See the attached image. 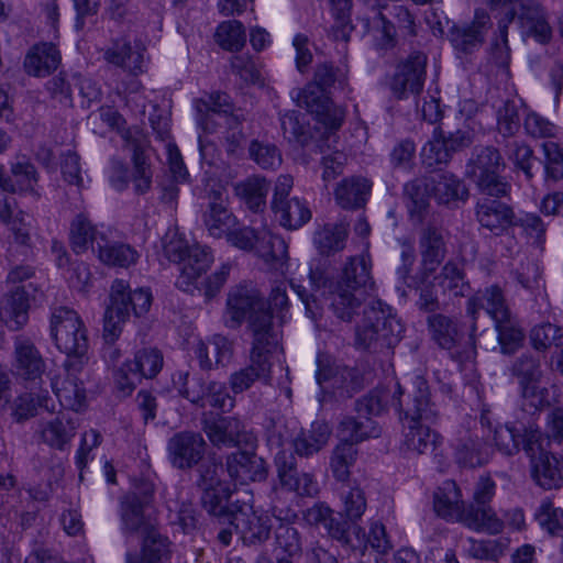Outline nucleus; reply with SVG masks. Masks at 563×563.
<instances>
[{"label":"nucleus","mask_w":563,"mask_h":563,"mask_svg":"<svg viewBox=\"0 0 563 563\" xmlns=\"http://www.w3.org/2000/svg\"><path fill=\"white\" fill-rule=\"evenodd\" d=\"M399 405L404 446L416 454L434 452L441 443V437L421 421L433 422L439 410L431 400L428 383L422 376H415L411 385L408 386V394L399 400Z\"/></svg>","instance_id":"nucleus-1"},{"label":"nucleus","mask_w":563,"mask_h":563,"mask_svg":"<svg viewBox=\"0 0 563 563\" xmlns=\"http://www.w3.org/2000/svg\"><path fill=\"white\" fill-rule=\"evenodd\" d=\"M371 269V260L365 255L347 258L342 275L331 291V308L339 319L351 321L364 295L374 289Z\"/></svg>","instance_id":"nucleus-2"},{"label":"nucleus","mask_w":563,"mask_h":563,"mask_svg":"<svg viewBox=\"0 0 563 563\" xmlns=\"http://www.w3.org/2000/svg\"><path fill=\"white\" fill-rule=\"evenodd\" d=\"M404 327L390 307L373 300L365 309L362 323L356 329V344L374 352L390 349L401 336Z\"/></svg>","instance_id":"nucleus-3"},{"label":"nucleus","mask_w":563,"mask_h":563,"mask_svg":"<svg viewBox=\"0 0 563 563\" xmlns=\"http://www.w3.org/2000/svg\"><path fill=\"white\" fill-rule=\"evenodd\" d=\"M152 303V295L147 289L129 290L128 284L122 279L113 282L110 291V302L103 318V336L107 342H114L122 325L129 319L130 312L140 317L146 313Z\"/></svg>","instance_id":"nucleus-4"},{"label":"nucleus","mask_w":563,"mask_h":563,"mask_svg":"<svg viewBox=\"0 0 563 563\" xmlns=\"http://www.w3.org/2000/svg\"><path fill=\"white\" fill-rule=\"evenodd\" d=\"M228 312L231 320L240 324L245 318L249 320V328L255 340L256 324L258 332L264 336V341L278 340V333L274 331L271 323V314L266 310V303L260 291L251 284L239 285L233 288L227 300Z\"/></svg>","instance_id":"nucleus-5"},{"label":"nucleus","mask_w":563,"mask_h":563,"mask_svg":"<svg viewBox=\"0 0 563 563\" xmlns=\"http://www.w3.org/2000/svg\"><path fill=\"white\" fill-rule=\"evenodd\" d=\"M51 338L67 360L87 363V329L78 313L67 307L53 310L49 322Z\"/></svg>","instance_id":"nucleus-6"},{"label":"nucleus","mask_w":563,"mask_h":563,"mask_svg":"<svg viewBox=\"0 0 563 563\" xmlns=\"http://www.w3.org/2000/svg\"><path fill=\"white\" fill-rule=\"evenodd\" d=\"M173 386L178 394L199 409L207 406L228 412L234 407V399L227 391L224 384L210 380L189 372L179 371L173 375Z\"/></svg>","instance_id":"nucleus-7"},{"label":"nucleus","mask_w":563,"mask_h":563,"mask_svg":"<svg viewBox=\"0 0 563 563\" xmlns=\"http://www.w3.org/2000/svg\"><path fill=\"white\" fill-rule=\"evenodd\" d=\"M255 328V340L252 343L250 364L232 373L229 377L230 389L234 394H241L250 389L255 382L269 384L272 378V363L269 354L277 351L279 341H264V336Z\"/></svg>","instance_id":"nucleus-8"},{"label":"nucleus","mask_w":563,"mask_h":563,"mask_svg":"<svg viewBox=\"0 0 563 563\" xmlns=\"http://www.w3.org/2000/svg\"><path fill=\"white\" fill-rule=\"evenodd\" d=\"M241 496L230 504V519L244 543L261 544L268 540L272 530L267 515L254 510L252 490L243 489Z\"/></svg>","instance_id":"nucleus-9"},{"label":"nucleus","mask_w":563,"mask_h":563,"mask_svg":"<svg viewBox=\"0 0 563 563\" xmlns=\"http://www.w3.org/2000/svg\"><path fill=\"white\" fill-rule=\"evenodd\" d=\"M154 487L151 483H143L140 492L124 496L120 504V518L124 534L144 536L155 529V523L147 512Z\"/></svg>","instance_id":"nucleus-10"},{"label":"nucleus","mask_w":563,"mask_h":563,"mask_svg":"<svg viewBox=\"0 0 563 563\" xmlns=\"http://www.w3.org/2000/svg\"><path fill=\"white\" fill-rule=\"evenodd\" d=\"M232 107L228 102V96L218 93L210 97V104L206 115L205 129L211 131L209 123L224 125V147L231 157H241L244 151L245 136L242 132L241 120L232 114Z\"/></svg>","instance_id":"nucleus-11"},{"label":"nucleus","mask_w":563,"mask_h":563,"mask_svg":"<svg viewBox=\"0 0 563 563\" xmlns=\"http://www.w3.org/2000/svg\"><path fill=\"white\" fill-rule=\"evenodd\" d=\"M545 440L541 430L533 424L520 429L511 423L497 424L492 437L496 450L506 456H512L521 449L528 456H533Z\"/></svg>","instance_id":"nucleus-12"},{"label":"nucleus","mask_w":563,"mask_h":563,"mask_svg":"<svg viewBox=\"0 0 563 563\" xmlns=\"http://www.w3.org/2000/svg\"><path fill=\"white\" fill-rule=\"evenodd\" d=\"M518 9H511L500 20L507 26L517 19L523 37H532L545 45L552 40L553 31L549 23L548 12L538 0H520Z\"/></svg>","instance_id":"nucleus-13"},{"label":"nucleus","mask_w":563,"mask_h":563,"mask_svg":"<svg viewBox=\"0 0 563 563\" xmlns=\"http://www.w3.org/2000/svg\"><path fill=\"white\" fill-rule=\"evenodd\" d=\"M428 330L432 341L441 349L452 351L462 349V353L470 354L475 349V332L464 333V325L456 318L443 313L430 314L427 319Z\"/></svg>","instance_id":"nucleus-14"},{"label":"nucleus","mask_w":563,"mask_h":563,"mask_svg":"<svg viewBox=\"0 0 563 563\" xmlns=\"http://www.w3.org/2000/svg\"><path fill=\"white\" fill-rule=\"evenodd\" d=\"M317 383L323 393H331L340 398H349L363 386L358 371L342 364H324L318 357Z\"/></svg>","instance_id":"nucleus-15"},{"label":"nucleus","mask_w":563,"mask_h":563,"mask_svg":"<svg viewBox=\"0 0 563 563\" xmlns=\"http://www.w3.org/2000/svg\"><path fill=\"white\" fill-rule=\"evenodd\" d=\"M82 361L66 360L64 375L52 380V388L65 409L81 410L86 405V388L84 386Z\"/></svg>","instance_id":"nucleus-16"},{"label":"nucleus","mask_w":563,"mask_h":563,"mask_svg":"<svg viewBox=\"0 0 563 563\" xmlns=\"http://www.w3.org/2000/svg\"><path fill=\"white\" fill-rule=\"evenodd\" d=\"M12 374L27 382H37L46 371V362L32 339L16 335L13 340Z\"/></svg>","instance_id":"nucleus-17"},{"label":"nucleus","mask_w":563,"mask_h":563,"mask_svg":"<svg viewBox=\"0 0 563 563\" xmlns=\"http://www.w3.org/2000/svg\"><path fill=\"white\" fill-rule=\"evenodd\" d=\"M427 56L421 52H412L397 67L390 82L393 93L398 98H406L409 93L421 92L426 80Z\"/></svg>","instance_id":"nucleus-18"},{"label":"nucleus","mask_w":563,"mask_h":563,"mask_svg":"<svg viewBox=\"0 0 563 563\" xmlns=\"http://www.w3.org/2000/svg\"><path fill=\"white\" fill-rule=\"evenodd\" d=\"M206 451L202 435L192 431L175 433L167 442V452L172 465L178 470H190L198 465Z\"/></svg>","instance_id":"nucleus-19"},{"label":"nucleus","mask_w":563,"mask_h":563,"mask_svg":"<svg viewBox=\"0 0 563 563\" xmlns=\"http://www.w3.org/2000/svg\"><path fill=\"white\" fill-rule=\"evenodd\" d=\"M225 468L231 481L240 485L264 482L268 476L266 461L251 450H238L227 455Z\"/></svg>","instance_id":"nucleus-20"},{"label":"nucleus","mask_w":563,"mask_h":563,"mask_svg":"<svg viewBox=\"0 0 563 563\" xmlns=\"http://www.w3.org/2000/svg\"><path fill=\"white\" fill-rule=\"evenodd\" d=\"M481 309L486 311L494 323H500L512 316L503 290L496 285L478 290L467 300L466 313L472 319V332L477 330V319Z\"/></svg>","instance_id":"nucleus-21"},{"label":"nucleus","mask_w":563,"mask_h":563,"mask_svg":"<svg viewBox=\"0 0 563 563\" xmlns=\"http://www.w3.org/2000/svg\"><path fill=\"white\" fill-rule=\"evenodd\" d=\"M292 99L298 107L316 114L329 129L338 130L342 125V113L336 111L331 113V100L327 90L320 86L309 84L302 90H298Z\"/></svg>","instance_id":"nucleus-22"},{"label":"nucleus","mask_w":563,"mask_h":563,"mask_svg":"<svg viewBox=\"0 0 563 563\" xmlns=\"http://www.w3.org/2000/svg\"><path fill=\"white\" fill-rule=\"evenodd\" d=\"M145 45L135 40L134 43L126 36L112 40L110 46L102 49L107 63L124 68L132 74L143 71Z\"/></svg>","instance_id":"nucleus-23"},{"label":"nucleus","mask_w":563,"mask_h":563,"mask_svg":"<svg viewBox=\"0 0 563 563\" xmlns=\"http://www.w3.org/2000/svg\"><path fill=\"white\" fill-rule=\"evenodd\" d=\"M490 26V18L485 11H476L471 23L452 25L448 36L456 51L472 53L484 43L485 33Z\"/></svg>","instance_id":"nucleus-24"},{"label":"nucleus","mask_w":563,"mask_h":563,"mask_svg":"<svg viewBox=\"0 0 563 563\" xmlns=\"http://www.w3.org/2000/svg\"><path fill=\"white\" fill-rule=\"evenodd\" d=\"M475 216L478 223L495 235H501L508 228L514 227L515 222L512 208L492 198H482L477 201Z\"/></svg>","instance_id":"nucleus-25"},{"label":"nucleus","mask_w":563,"mask_h":563,"mask_svg":"<svg viewBox=\"0 0 563 563\" xmlns=\"http://www.w3.org/2000/svg\"><path fill=\"white\" fill-rule=\"evenodd\" d=\"M228 194L219 187L209 192L208 208L203 213L205 225L214 238H221L235 224L234 216L228 210Z\"/></svg>","instance_id":"nucleus-26"},{"label":"nucleus","mask_w":563,"mask_h":563,"mask_svg":"<svg viewBox=\"0 0 563 563\" xmlns=\"http://www.w3.org/2000/svg\"><path fill=\"white\" fill-rule=\"evenodd\" d=\"M531 459V475L543 489H559L563 486V462L544 451L543 446Z\"/></svg>","instance_id":"nucleus-27"},{"label":"nucleus","mask_w":563,"mask_h":563,"mask_svg":"<svg viewBox=\"0 0 563 563\" xmlns=\"http://www.w3.org/2000/svg\"><path fill=\"white\" fill-rule=\"evenodd\" d=\"M419 247L423 273L430 275L442 263L446 254L444 231L431 224L427 225L420 233Z\"/></svg>","instance_id":"nucleus-28"},{"label":"nucleus","mask_w":563,"mask_h":563,"mask_svg":"<svg viewBox=\"0 0 563 563\" xmlns=\"http://www.w3.org/2000/svg\"><path fill=\"white\" fill-rule=\"evenodd\" d=\"M212 262L213 256L208 246L191 245L186 258L181 262L183 267L176 286L184 291H191V286L210 267Z\"/></svg>","instance_id":"nucleus-29"},{"label":"nucleus","mask_w":563,"mask_h":563,"mask_svg":"<svg viewBox=\"0 0 563 563\" xmlns=\"http://www.w3.org/2000/svg\"><path fill=\"white\" fill-rule=\"evenodd\" d=\"M408 394V387L402 388L399 384L395 389L388 387H376L356 402V410L360 415H379L388 406H393L400 413L399 400Z\"/></svg>","instance_id":"nucleus-30"},{"label":"nucleus","mask_w":563,"mask_h":563,"mask_svg":"<svg viewBox=\"0 0 563 563\" xmlns=\"http://www.w3.org/2000/svg\"><path fill=\"white\" fill-rule=\"evenodd\" d=\"M77 427L71 417L59 415L49 421L41 422L38 434L48 446L64 451L76 435Z\"/></svg>","instance_id":"nucleus-31"},{"label":"nucleus","mask_w":563,"mask_h":563,"mask_svg":"<svg viewBox=\"0 0 563 563\" xmlns=\"http://www.w3.org/2000/svg\"><path fill=\"white\" fill-rule=\"evenodd\" d=\"M433 508L437 515L448 521L460 522L465 508L461 489L454 481H445L433 495Z\"/></svg>","instance_id":"nucleus-32"},{"label":"nucleus","mask_w":563,"mask_h":563,"mask_svg":"<svg viewBox=\"0 0 563 563\" xmlns=\"http://www.w3.org/2000/svg\"><path fill=\"white\" fill-rule=\"evenodd\" d=\"M461 523L467 528L498 534L504 529V521L497 516L490 505L467 504L461 514Z\"/></svg>","instance_id":"nucleus-33"},{"label":"nucleus","mask_w":563,"mask_h":563,"mask_svg":"<svg viewBox=\"0 0 563 563\" xmlns=\"http://www.w3.org/2000/svg\"><path fill=\"white\" fill-rule=\"evenodd\" d=\"M372 189V183L361 176L342 179L334 189L336 203L343 209L362 208Z\"/></svg>","instance_id":"nucleus-34"},{"label":"nucleus","mask_w":563,"mask_h":563,"mask_svg":"<svg viewBox=\"0 0 563 563\" xmlns=\"http://www.w3.org/2000/svg\"><path fill=\"white\" fill-rule=\"evenodd\" d=\"M60 54L52 43L36 44L30 48L24 58V68L29 75L45 77L57 69Z\"/></svg>","instance_id":"nucleus-35"},{"label":"nucleus","mask_w":563,"mask_h":563,"mask_svg":"<svg viewBox=\"0 0 563 563\" xmlns=\"http://www.w3.org/2000/svg\"><path fill=\"white\" fill-rule=\"evenodd\" d=\"M431 195L438 203L452 206L468 198V190L453 174L441 173L429 177Z\"/></svg>","instance_id":"nucleus-36"},{"label":"nucleus","mask_w":563,"mask_h":563,"mask_svg":"<svg viewBox=\"0 0 563 563\" xmlns=\"http://www.w3.org/2000/svg\"><path fill=\"white\" fill-rule=\"evenodd\" d=\"M256 254L276 271L284 273L288 262V245L285 240L267 228L260 230Z\"/></svg>","instance_id":"nucleus-37"},{"label":"nucleus","mask_w":563,"mask_h":563,"mask_svg":"<svg viewBox=\"0 0 563 563\" xmlns=\"http://www.w3.org/2000/svg\"><path fill=\"white\" fill-rule=\"evenodd\" d=\"M29 307V294L25 286L16 287L5 297L0 313L10 330L18 331L26 324Z\"/></svg>","instance_id":"nucleus-38"},{"label":"nucleus","mask_w":563,"mask_h":563,"mask_svg":"<svg viewBox=\"0 0 563 563\" xmlns=\"http://www.w3.org/2000/svg\"><path fill=\"white\" fill-rule=\"evenodd\" d=\"M195 355L199 361L200 368L210 371L214 365H224L231 360L232 344L227 338L216 335L208 343L198 342Z\"/></svg>","instance_id":"nucleus-39"},{"label":"nucleus","mask_w":563,"mask_h":563,"mask_svg":"<svg viewBox=\"0 0 563 563\" xmlns=\"http://www.w3.org/2000/svg\"><path fill=\"white\" fill-rule=\"evenodd\" d=\"M99 260L109 266L129 267L139 260V252L130 244L108 241L103 235L97 241Z\"/></svg>","instance_id":"nucleus-40"},{"label":"nucleus","mask_w":563,"mask_h":563,"mask_svg":"<svg viewBox=\"0 0 563 563\" xmlns=\"http://www.w3.org/2000/svg\"><path fill=\"white\" fill-rule=\"evenodd\" d=\"M349 236L345 223H327L313 233V244L321 255L330 256L341 252Z\"/></svg>","instance_id":"nucleus-41"},{"label":"nucleus","mask_w":563,"mask_h":563,"mask_svg":"<svg viewBox=\"0 0 563 563\" xmlns=\"http://www.w3.org/2000/svg\"><path fill=\"white\" fill-rule=\"evenodd\" d=\"M143 537L141 555L126 553L125 563H161L169 553L167 538L163 537L156 528Z\"/></svg>","instance_id":"nucleus-42"},{"label":"nucleus","mask_w":563,"mask_h":563,"mask_svg":"<svg viewBox=\"0 0 563 563\" xmlns=\"http://www.w3.org/2000/svg\"><path fill=\"white\" fill-rule=\"evenodd\" d=\"M330 435L331 428L325 421H314L309 430L302 431L295 439V451L301 456H310L327 445Z\"/></svg>","instance_id":"nucleus-43"},{"label":"nucleus","mask_w":563,"mask_h":563,"mask_svg":"<svg viewBox=\"0 0 563 563\" xmlns=\"http://www.w3.org/2000/svg\"><path fill=\"white\" fill-rule=\"evenodd\" d=\"M455 460L465 467H477L487 463L489 454L478 437L466 433L454 444Z\"/></svg>","instance_id":"nucleus-44"},{"label":"nucleus","mask_w":563,"mask_h":563,"mask_svg":"<svg viewBox=\"0 0 563 563\" xmlns=\"http://www.w3.org/2000/svg\"><path fill=\"white\" fill-rule=\"evenodd\" d=\"M16 201L14 198H0V221L12 232L14 242L27 246L31 241L29 225L24 222V213L19 211L14 214Z\"/></svg>","instance_id":"nucleus-45"},{"label":"nucleus","mask_w":563,"mask_h":563,"mask_svg":"<svg viewBox=\"0 0 563 563\" xmlns=\"http://www.w3.org/2000/svg\"><path fill=\"white\" fill-rule=\"evenodd\" d=\"M280 225L289 230L302 227L311 219V211L307 205L298 198H290L272 206Z\"/></svg>","instance_id":"nucleus-46"},{"label":"nucleus","mask_w":563,"mask_h":563,"mask_svg":"<svg viewBox=\"0 0 563 563\" xmlns=\"http://www.w3.org/2000/svg\"><path fill=\"white\" fill-rule=\"evenodd\" d=\"M126 140L133 151V188L137 195H143L150 190L152 185V172L144 155V143L132 137L131 132H128Z\"/></svg>","instance_id":"nucleus-47"},{"label":"nucleus","mask_w":563,"mask_h":563,"mask_svg":"<svg viewBox=\"0 0 563 563\" xmlns=\"http://www.w3.org/2000/svg\"><path fill=\"white\" fill-rule=\"evenodd\" d=\"M431 194L429 177L415 179L405 185V198L412 219L421 222L429 207L428 197Z\"/></svg>","instance_id":"nucleus-48"},{"label":"nucleus","mask_w":563,"mask_h":563,"mask_svg":"<svg viewBox=\"0 0 563 563\" xmlns=\"http://www.w3.org/2000/svg\"><path fill=\"white\" fill-rule=\"evenodd\" d=\"M234 189L236 195L244 200L246 206L251 210L257 212L266 205L269 184L263 177L253 176L236 184Z\"/></svg>","instance_id":"nucleus-49"},{"label":"nucleus","mask_w":563,"mask_h":563,"mask_svg":"<svg viewBox=\"0 0 563 563\" xmlns=\"http://www.w3.org/2000/svg\"><path fill=\"white\" fill-rule=\"evenodd\" d=\"M98 232L91 221L84 214H77L70 223L69 239L70 245L75 253L81 254L93 245L95 241H99L97 238Z\"/></svg>","instance_id":"nucleus-50"},{"label":"nucleus","mask_w":563,"mask_h":563,"mask_svg":"<svg viewBox=\"0 0 563 563\" xmlns=\"http://www.w3.org/2000/svg\"><path fill=\"white\" fill-rule=\"evenodd\" d=\"M439 287L449 296H466L470 285L465 280L463 271L453 262H448L435 276Z\"/></svg>","instance_id":"nucleus-51"},{"label":"nucleus","mask_w":563,"mask_h":563,"mask_svg":"<svg viewBox=\"0 0 563 563\" xmlns=\"http://www.w3.org/2000/svg\"><path fill=\"white\" fill-rule=\"evenodd\" d=\"M357 449L349 441H341L333 450L331 456V471L340 482H346L350 477V468L354 465Z\"/></svg>","instance_id":"nucleus-52"},{"label":"nucleus","mask_w":563,"mask_h":563,"mask_svg":"<svg viewBox=\"0 0 563 563\" xmlns=\"http://www.w3.org/2000/svg\"><path fill=\"white\" fill-rule=\"evenodd\" d=\"M511 375L518 379V384L540 383L542 378L541 362L539 356L523 353L517 357L510 368Z\"/></svg>","instance_id":"nucleus-53"},{"label":"nucleus","mask_w":563,"mask_h":563,"mask_svg":"<svg viewBox=\"0 0 563 563\" xmlns=\"http://www.w3.org/2000/svg\"><path fill=\"white\" fill-rule=\"evenodd\" d=\"M495 329L498 333L497 339L503 354H514L522 345L525 333L514 316L500 323L496 322Z\"/></svg>","instance_id":"nucleus-54"},{"label":"nucleus","mask_w":563,"mask_h":563,"mask_svg":"<svg viewBox=\"0 0 563 563\" xmlns=\"http://www.w3.org/2000/svg\"><path fill=\"white\" fill-rule=\"evenodd\" d=\"M166 506L170 518L183 528L184 532H190L196 529L198 519L194 505L189 499L181 498L180 494H177L176 498H167Z\"/></svg>","instance_id":"nucleus-55"},{"label":"nucleus","mask_w":563,"mask_h":563,"mask_svg":"<svg viewBox=\"0 0 563 563\" xmlns=\"http://www.w3.org/2000/svg\"><path fill=\"white\" fill-rule=\"evenodd\" d=\"M200 490L201 505L209 515L218 518H230V506H227V501L232 492L229 486Z\"/></svg>","instance_id":"nucleus-56"},{"label":"nucleus","mask_w":563,"mask_h":563,"mask_svg":"<svg viewBox=\"0 0 563 563\" xmlns=\"http://www.w3.org/2000/svg\"><path fill=\"white\" fill-rule=\"evenodd\" d=\"M451 157L444 140V130L437 128L432 139L422 147V163L428 167H435L441 164H446Z\"/></svg>","instance_id":"nucleus-57"},{"label":"nucleus","mask_w":563,"mask_h":563,"mask_svg":"<svg viewBox=\"0 0 563 563\" xmlns=\"http://www.w3.org/2000/svg\"><path fill=\"white\" fill-rule=\"evenodd\" d=\"M505 153L515 165L516 170H521L528 180L533 178L532 165L537 158L529 145L523 142L511 141L505 145Z\"/></svg>","instance_id":"nucleus-58"},{"label":"nucleus","mask_w":563,"mask_h":563,"mask_svg":"<svg viewBox=\"0 0 563 563\" xmlns=\"http://www.w3.org/2000/svg\"><path fill=\"white\" fill-rule=\"evenodd\" d=\"M46 401L47 398L45 396L32 393L19 395L11 404V417L15 422L22 423L35 417L38 407H46Z\"/></svg>","instance_id":"nucleus-59"},{"label":"nucleus","mask_w":563,"mask_h":563,"mask_svg":"<svg viewBox=\"0 0 563 563\" xmlns=\"http://www.w3.org/2000/svg\"><path fill=\"white\" fill-rule=\"evenodd\" d=\"M217 42L228 51H240L245 44V31L240 21L222 22L216 32Z\"/></svg>","instance_id":"nucleus-60"},{"label":"nucleus","mask_w":563,"mask_h":563,"mask_svg":"<svg viewBox=\"0 0 563 563\" xmlns=\"http://www.w3.org/2000/svg\"><path fill=\"white\" fill-rule=\"evenodd\" d=\"M131 362L137 368L142 378H153L161 372L164 358L158 349L144 347L135 353L134 360Z\"/></svg>","instance_id":"nucleus-61"},{"label":"nucleus","mask_w":563,"mask_h":563,"mask_svg":"<svg viewBox=\"0 0 563 563\" xmlns=\"http://www.w3.org/2000/svg\"><path fill=\"white\" fill-rule=\"evenodd\" d=\"M249 154L263 169H276L283 162L280 151L276 145L257 140L251 142Z\"/></svg>","instance_id":"nucleus-62"},{"label":"nucleus","mask_w":563,"mask_h":563,"mask_svg":"<svg viewBox=\"0 0 563 563\" xmlns=\"http://www.w3.org/2000/svg\"><path fill=\"white\" fill-rule=\"evenodd\" d=\"M473 173L476 177L498 172L504 166L499 151L494 146H476L474 148Z\"/></svg>","instance_id":"nucleus-63"},{"label":"nucleus","mask_w":563,"mask_h":563,"mask_svg":"<svg viewBox=\"0 0 563 563\" xmlns=\"http://www.w3.org/2000/svg\"><path fill=\"white\" fill-rule=\"evenodd\" d=\"M530 341L536 350H545L552 344L555 346H562L563 328L550 322L541 323L532 328L530 332Z\"/></svg>","instance_id":"nucleus-64"}]
</instances>
